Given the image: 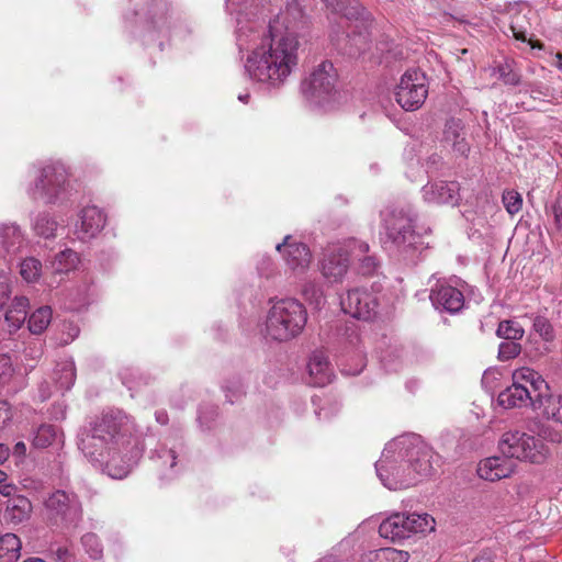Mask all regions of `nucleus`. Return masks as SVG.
Instances as JSON below:
<instances>
[{
  "label": "nucleus",
  "mask_w": 562,
  "mask_h": 562,
  "mask_svg": "<svg viewBox=\"0 0 562 562\" xmlns=\"http://www.w3.org/2000/svg\"><path fill=\"white\" fill-rule=\"evenodd\" d=\"M23 562H45V561L41 558H29V559L24 560Z\"/></svg>",
  "instance_id": "61"
},
{
  "label": "nucleus",
  "mask_w": 562,
  "mask_h": 562,
  "mask_svg": "<svg viewBox=\"0 0 562 562\" xmlns=\"http://www.w3.org/2000/svg\"><path fill=\"white\" fill-rule=\"evenodd\" d=\"M533 329L544 341H552L555 337L551 323L544 316L533 318Z\"/></svg>",
  "instance_id": "43"
},
{
  "label": "nucleus",
  "mask_w": 562,
  "mask_h": 562,
  "mask_svg": "<svg viewBox=\"0 0 562 562\" xmlns=\"http://www.w3.org/2000/svg\"><path fill=\"white\" fill-rule=\"evenodd\" d=\"M52 322V308L49 306H42L34 311L29 319V330L34 335L42 334Z\"/></svg>",
  "instance_id": "32"
},
{
  "label": "nucleus",
  "mask_w": 562,
  "mask_h": 562,
  "mask_svg": "<svg viewBox=\"0 0 562 562\" xmlns=\"http://www.w3.org/2000/svg\"><path fill=\"white\" fill-rule=\"evenodd\" d=\"M30 301L26 296H15L4 314V323L12 334L18 331L26 321Z\"/></svg>",
  "instance_id": "25"
},
{
  "label": "nucleus",
  "mask_w": 562,
  "mask_h": 562,
  "mask_svg": "<svg viewBox=\"0 0 562 562\" xmlns=\"http://www.w3.org/2000/svg\"><path fill=\"white\" fill-rule=\"evenodd\" d=\"M157 458L162 460V463H169V468L172 469L176 465V452L172 449H161L157 453Z\"/></svg>",
  "instance_id": "49"
},
{
  "label": "nucleus",
  "mask_w": 562,
  "mask_h": 562,
  "mask_svg": "<svg viewBox=\"0 0 562 562\" xmlns=\"http://www.w3.org/2000/svg\"><path fill=\"white\" fill-rule=\"evenodd\" d=\"M86 551L92 559H99L102 555V546L94 533H86L81 538Z\"/></svg>",
  "instance_id": "44"
},
{
  "label": "nucleus",
  "mask_w": 562,
  "mask_h": 562,
  "mask_svg": "<svg viewBox=\"0 0 562 562\" xmlns=\"http://www.w3.org/2000/svg\"><path fill=\"white\" fill-rule=\"evenodd\" d=\"M328 9L346 20V36L352 54H360L369 48L371 20L358 0H323Z\"/></svg>",
  "instance_id": "5"
},
{
  "label": "nucleus",
  "mask_w": 562,
  "mask_h": 562,
  "mask_svg": "<svg viewBox=\"0 0 562 562\" xmlns=\"http://www.w3.org/2000/svg\"><path fill=\"white\" fill-rule=\"evenodd\" d=\"M157 423L160 425H167L168 424V414L166 411H157L155 414Z\"/></svg>",
  "instance_id": "54"
},
{
  "label": "nucleus",
  "mask_w": 562,
  "mask_h": 562,
  "mask_svg": "<svg viewBox=\"0 0 562 562\" xmlns=\"http://www.w3.org/2000/svg\"><path fill=\"white\" fill-rule=\"evenodd\" d=\"M360 266L359 270L362 274H371L375 271L379 263L374 256H364L363 258L359 259Z\"/></svg>",
  "instance_id": "46"
},
{
  "label": "nucleus",
  "mask_w": 562,
  "mask_h": 562,
  "mask_svg": "<svg viewBox=\"0 0 562 562\" xmlns=\"http://www.w3.org/2000/svg\"><path fill=\"white\" fill-rule=\"evenodd\" d=\"M24 358L33 361L38 360L43 355V348L38 344L29 345L23 351Z\"/></svg>",
  "instance_id": "48"
},
{
  "label": "nucleus",
  "mask_w": 562,
  "mask_h": 562,
  "mask_svg": "<svg viewBox=\"0 0 562 562\" xmlns=\"http://www.w3.org/2000/svg\"><path fill=\"white\" fill-rule=\"evenodd\" d=\"M105 225L103 212L92 205L83 207L79 213V221L76 224L75 234L78 239L86 241L93 238Z\"/></svg>",
  "instance_id": "18"
},
{
  "label": "nucleus",
  "mask_w": 562,
  "mask_h": 562,
  "mask_svg": "<svg viewBox=\"0 0 562 562\" xmlns=\"http://www.w3.org/2000/svg\"><path fill=\"white\" fill-rule=\"evenodd\" d=\"M12 419V411L10 405L0 401V428L5 427Z\"/></svg>",
  "instance_id": "47"
},
{
  "label": "nucleus",
  "mask_w": 562,
  "mask_h": 562,
  "mask_svg": "<svg viewBox=\"0 0 562 562\" xmlns=\"http://www.w3.org/2000/svg\"><path fill=\"white\" fill-rule=\"evenodd\" d=\"M79 258L76 251L65 249L55 256L54 268L57 272H67L76 267Z\"/></svg>",
  "instance_id": "38"
},
{
  "label": "nucleus",
  "mask_w": 562,
  "mask_h": 562,
  "mask_svg": "<svg viewBox=\"0 0 562 562\" xmlns=\"http://www.w3.org/2000/svg\"><path fill=\"white\" fill-rule=\"evenodd\" d=\"M340 305L346 314L358 319L369 321L376 314L378 301L367 290L352 289L341 296Z\"/></svg>",
  "instance_id": "15"
},
{
  "label": "nucleus",
  "mask_w": 562,
  "mask_h": 562,
  "mask_svg": "<svg viewBox=\"0 0 562 562\" xmlns=\"http://www.w3.org/2000/svg\"><path fill=\"white\" fill-rule=\"evenodd\" d=\"M494 74L505 85L517 86L520 83V75L513 68L509 63H503L494 68Z\"/></svg>",
  "instance_id": "40"
},
{
  "label": "nucleus",
  "mask_w": 562,
  "mask_h": 562,
  "mask_svg": "<svg viewBox=\"0 0 562 562\" xmlns=\"http://www.w3.org/2000/svg\"><path fill=\"white\" fill-rule=\"evenodd\" d=\"M435 519L424 513H393L379 526L382 538L392 542H401L415 533H424L435 529Z\"/></svg>",
  "instance_id": "8"
},
{
  "label": "nucleus",
  "mask_w": 562,
  "mask_h": 562,
  "mask_svg": "<svg viewBox=\"0 0 562 562\" xmlns=\"http://www.w3.org/2000/svg\"><path fill=\"white\" fill-rule=\"evenodd\" d=\"M429 299L436 310L450 314L459 313L465 304L463 292L449 282H437Z\"/></svg>",
  "instance_id": "16"
},
{
  "label": "nucleus",
  "mask_w": 562,
  "mask_h": 562,
  "mask_svg": "<svg viewBox=\"0 0 562 562\" xmlns=\"http://www.w3.org/2000/svg\"><path fill=\"white\" fill-rule=\"evenodd\" d=\"M32 503L23 495H16L8 499L4 517L12 524H21L29 519L32 513Z\"/></svg>",
  "instance_id": "27"
},
{
  "label": "nucleus",
  "mask_w": 562,
  "mask_h": 562,
  "mask_svg": "<svg viewBox=\"0 0 562 562\" xmlns=\"http://www.w3.org/2000/svg\"><path fill=\"white\" fill-rule=\"evenodd\" d=\"M510 30L516 40L526 42V34L524 31L517 30V27L514 24L510 25Z\"/></svg>",
  "instance_id": "55"
},
{
  "label": "nucleus",
  "mask_w": 562,
  "mask_h": 562,
  "mask_svg": "<svg viewBox=\"0 0 562 562\" xmlns=\"http://www.w3.org/2000/svg\"><path fill=\"white\" fill-rule=\"evenodd\" d=\"M48 521L59 528L76 526L82 518V504L72 491L56 490L44 502Z\"/></svg>",
  "instance_id": "10"
},
{
  "label": "nucleus",
  "mask_w": 562,
  "mask_h": 562,
  "mask_svg": "<svg viewBox=\"0 0 562 562\" xmlns=\"http://www.w3.org/2000/svg\"><path fill=\"white\" fill-rule=\"evenodd\" d=\"M76 381V369L74 363L67 362L58 366L55 372V382L60 390H69Z\"/></svg>",
  "instance_id": "36"
},
{
  "label": "nucleus",
  "mask_w": 562,
  "mask_h": 562,
  "mask_svg": "<svg viewBox=\"0 0 562 562\" xmlns=\"http://www.w3.org/2000/svg\"><path fill=\"white\" fill-rule=\"evenodd\" d=\"M7 479V474L0 470V483H2Z\"/></svg>",
  "instance_id": "62"
},
{
  "label": "nucleus",
  "mask_w": 562,
  "mask_h": 562,
  "mask_svg": "<svg viewBox=\"0 0 562 562\" xmlns=\"http://www.w3.org/2000/svg\"><path fill=\"white\" fill-rule=\"evenodd\" d=\"M61 431L52 424H42L33 435L32 445L37 449H45L54 443L61 442Z\"/></svg>",
  "instance_id": "30"
},
{
  "label": "nucleus",
  "mask_w": 562,
  "mask_h": 562,
  "mask_svg": "<svg viewBox=\"0 0 562 562\" xmlns=\"http://www.w3.org/2000/svg\"><path fill=\"white\" fill-rule=\"evenodd\" d=\"M531 391L524 386H518L513 382L510 386L498 394V405L508 409L530 405L533 408V397Z\"/></svg>",
  "instance_id": "24"
},
{
  "label": "nucleus",
  "mask_w": 562,
  "mask_h": 562,
  "mask_svg": "<svg viewBox=\"0 0 562 562\" xmlns=\"http://www.w3.org/2000/svg\"><path fill=\"white\" fill-rule=\"evenodd\" d=\"M459 183L456 181H437L423 188V196L428 203L456 205L459 201Z\"/></svg>",
  "instance_id": "19"
},
{
  "label": "nucleus",
  "mask_w": 562,
  "mask_h": 562,
  "mask_svg": "<svg viewBox=\"0 0 562 562\" xmlns=\"http://www.w3.org/2000/svg\"><path fill=\"white\" fill-rule=\"evenodd\" d=\"M56 554H57V557H58V559H59V560H64V561H66V559H67V558H68V555H69V551H68V549H67V548H61V547H60V548H58V549L56 550Z\"/></svg>",
  "instance_id": "57"
},
{
  "label": "nucleus",
  "mask_w": 562,
  "mask_h": 562,
  "mask_svg": "<svg viewBox=\"0 0 562 562\" xmlns=\"http://www.w3.org/2000/svg\"><path fill=\"white\" fill-rule=\"evenodd\" d=\"M501 453L508 459L532 464H542L549 456V448L542 439L519 430L503 434L498 441Z\"/></svg>",
  "instance_id": "7"
},
{
  "label": "nucleus",
  "mask_w": 562,
  "mask_h": 562,
  "mask_svg": "<svg viewBox=\"0 0 562 562\" xmlns=\"http://www.w3.org/2000/svg\"><path fill=\"white\" fill-rule=\"evenodd\" d=\"M1 246L7 254H16L24 246L25 240L19 226L3 225L0 231Z\"/></svg>",
  "instance_id": "29"
},
{
  "label": "nucleus",
  "mask_w": 562,
  "mask_h": 562,
  "mask_svg": "<svg viewBox=\"0 0 562 562\" xmlns=\"http://www.w3.org/2000/svg\"><path fill=\"white\" fill-rule=\"evenodd\" d=\"M15 447L19 448V449H22V448H24V443L23 442H19V443H16Z\"/></svg>",
  "instance_id": "64"
},
{
  "label": "nucleus",
  "mask_w": 562,
  "mask_h": 562,
  "mask_svg": "<svg viewBox=\"0 0 562 562\" xmlns=\"http://www.w3.org/2000/svg\"><path fill=\"white\" fill-rule=\"evenodd\" d=\"M393 447L397 448L398 456L406 458L417 479L418 476L434 474L439 456L420 437L415 435L402 436L393 441Z\"/></svg>",
  "instance_id": "11"
},
{
  "label": "nucleus",
  "mask_w": 562,
  "mask_h": 562,
  "mask_svg": "<svg viewBox=\"0 0 562 562\" xmlns=\"http://www.w3.org/2000/svg\"><path fill=\"white\" fill-rule=\"evenodd\" d=\"M303 296L310 302H314L319 305L323 299L322 291L314 283H306L302 289Z\"/></svg>",
  "instance_id": "45"
},
{
  "label": "nucleus",
  "mask_w": 562,
  "mask_h": 562,
  "mask_svg": "<svg viewBox=\"0 0 562 562\" xmlns=\"http://www.w3.org/2000/svg\"><path fill=\"white\" fill-rule=\"evenodd\" d=\"M249 98H250V95L248 93H245V94H239L238 100L244 103H247Z\"/></svg>",
  "instance_id": "60"
},
{
  "label": "nucleus",
  "mask_w": 562,
  "mask_h": 562,
  "mask_svg": "<svg viewBox=\"0 0 562 562\" xmlns=\"http://www.w3.org/2000/svg\"><path fill=\"white\" fill-rule=\"evenodd\" d=\"M68 170L61 162L46 164L38 168L36 177L27 190V194L33 201L55 204L68 190Z\"/></svg>",
  "instance_id": "6"
},
{
  "label": "nucleus",
  "mask_w": 562,
  "mask_h": 562,
  "mask_svg": "<svg viewBox=\"0 0 562 562\" xmlns=\"http://www.w3.org/2000/svg\"><path fill=\"white\" fill-rule=\"evenodd\" d=\"M276 249L282 254L288 267L296 273L304 272L312 259L308 247L295 240L291 236H285L281 244H278Z\"/></svg>",
  "instance_id": "17"
},
{
  "label": "nucleus",
  "mask_w": 562,
  "mask_h": 562,
  "mask_svg": "<svg viewBox=\"0 0 562 562\" xmlns=\"http://www.w3.org/2000/svg\"><path fill=\"white\" fill-rule=\"evenodd\" d=\"M337 78L338 74L333 63L324 60L302 82V93L311 102L321 104L336 91Z\"/></svg>",
  "instance_id": "14"
},
{
  "label": "nucleus",
  "mask_w": 562,
  "mask_h": 562,
  "mask_svg": "<svg viewBox=\"0 0 562 562\" xmlns=\"http://www.w3.org/2000/svg\"><path fill=\"white\" fill-rule=\"evenodd\" d=\"M42 269L40 260L31 257L24 259L20 265V274L27 282H34L38 279Z\"/></svg>",
  "instance_id": "39"
},
{
  "label": "nucleus",
  "mask_w": 562,
  "mask_h": 562,
  "mask_svg": "<svg viewBox=\"0 0 562 562\" xmlns=\"http://www.w3.org/2000/svg\"><path fill=\"white\" fill-rule=\"evenodd\" d=\"M549 439L552 442H557V443L562 442V431H554V432L550 434Z\"/></svg>",
  "instance_id": "58"
},
{
  "label": "nucleus",
  "mask_w": 562,
  "mask_h": 562,
  "mask_svg": "<svg viewBox=\"0 0 562 562\" xmlns=\"http://www.w3.org/2000/svg\"><path fill=\"white\" fill-rule=\"evenodd\" d=\"M307 322L305 306L295 299H282L273 303L266 318V336L277 341L297 337Z\"/></svg>",
  "instance_id": "4"
},
{
  "label": "nucleus",
  "mask_w": 562,
  "mask_h": 562,
  "mask_svg": "<svg viewBox=\"0 0 562 562\" xmlns=\"http://www.w3.org/2000/svg\"><path fill=\"white\" fill-rule=\"evenodd\" d=\"M217 415L216 413V409L215 408H211L209 413L204 412L203 409L200 411V414L198 416V420L199 423L203 426L205 424V427L206 428H210V425L207 424V422L210 419H213L215 416Z\"/></svg>",
  "instance_id": "50"
},
{
  "label": "nucleus",
  "mask_w": 562,
  "mask_h": 562,
  "mask_svg": "<svg viewBox=\"0 0 562 562\" xmlns=\"http://www.w3.org/2000/svg\"><path fill=\"white\" fill-rule=\"evenodd\" d=\"M9 458V448L0 443V464Z\"/></svg>",
  "instance_id": "56"
},
{
  "label": "nucleus",
  "mask_w": 562,
  "mask_h": 562,
  "mask_svg": "<svg viewBox=\"0 0 562 562\" xmlns=\"http://www.w3.org/2000/svg\"><path fill=\"white\" fill-rule=\"evenodd\" d=\"M122 380L130 391L135 392L140 391L144 386L149 385L153 381L149 374L134 369H128L125 372H123Z\"/></svg>",
  "instance_id": "34"
},
{
  "label": "nucleus",
  "mask_w": 562,
  "mask_h": 562,
  "mask_svg": "<svg viewBox=\"0 0 562 562\" xmlns=\"http://www.w3.org/2000/svg\"><path fill=\"white\" fill-rule=\"evenodd\" d=\"M429 81L418 68L406 70L395 88V100L405 111L418 110L427 99Z\"/></svg>",
  "instance_id": "12"
},
{
  "label": "nucleus",
  "mask_w": 562,
  "mask_h": 562,
  "mask_svg": "<svg viewBox=\"0 0 562 562\" xmlns=\"http://www.w3.org/2000/svg\"><path fill=\"white\" fill-rule=\"evenodd\" d=\"M307 370L314 386H324L331 381L333 370L327 357L322 351H315L310 358Z\"/></svg>",
  "instance_id": "23"
},
{
  "label": "nucleus",
  "mask_w": 562,
  "mask_h": 562,
  "mask_svg": "<svg viewBox=\"0 0 562 562\" xmlns=\"http://www.w3.org/2000/svg\"><path fill=\"white\" fill-rule=\"evenodd\" d=\"M375 470L383 485L390 490L406 488L417 482L411 464L406 458L398 456L393 441L383 450L381 459L375 463Z\"/></svg>",
  "instance_id": "9"
},
{
  "label": "nucleus",
  "mask_w": 562,
  "mask_h": 562,
  "mask_svg": "<svg viewBox=\"0 0 562 562\" xmlns=\"http://www.w3.org/2000/svg\"><path fill=\"white\" fill-rule=\"evenodd\" d=\"M472 562H494V558L492 552L482 551L477 557L473 559Z\"/></svg>",
  "instance_id": "52"
},
{
  "label": "nucleus",
  "mask_w": 562,
  "mask_h": 562,
  "mask_svg": "<svg viewBox=\"0 0 562 562\" xmlns=\"http://www.w3.org/2000/svg\"><path fill=\"white\" fill-rule=\"evenodd\" d=\"M513 382L531 391V397H538L550 391L549 384L542 375L533 369L522 367L513 372Z\"/></svg>",
  "instance_id": "21"
},
{
  "label": "nucleus",
  "mask_w": 562,
  "mask_h": 562,
  "mask_svg": "<svg viewBox=\"0 0 562 562\" xmlns=\"http://www.w3.org/2000/svg\"><path fill=\"white\" fill-rule=\"evenodd\" d=\"M409 553L394 548H381L362 555L361 562H407Z\"/></svg>",
  "instance_id": "31"
},
{
  "label": "nucleus",
  "mask_w": 562,
  "mask_h": 562,
  "mask_svg": "<svg viewBox=\"0 0 562 562\" xmlns=\"http://www.w3.org/2000/svg\"><path fill=\"white\" fill-rule=\"evenodd\" d=\"M515 465L510 460L501 457H491L482 460L477 467L481 479L495 482L508 477L514 472Z\"/></svg>",
  "instance_id": "20"
},
{
  "label": "nucleus",
  "mask_w": 562,
  "mask_h": 562,
  "mask_svg": "<svg viewBox=\"0 0 562 562\" xmlns=\"http://www.w3.org/2000/svg\"><path fill=\"white\" fill-rule=\"evenodd\" d=\"M58 224L55 218L46 212L38 213L33 222V229L36 235L44 238H50L55 236Z\"/></svg>",
  "instance_id": "33"
},
{
  "label": "nucleus",
  "mask_w": 562,
  "mask_h": 562,
  "mask_svg": "<svg viewBox=\"0 0 562 562\" xmlns=\"http://www.w3.org/2000/svg\"><path fill=\"white\" fill-rule=\"evenodd\" d=\"M15 447L19 448V449H22V448H24V443L23 442H19V443H16Z\"/></svg>",
  "instance_id": "63"
},
{
  "label": "nucleus",
  "mask_w": 562,
  "mask_h": 562,
  "mask_svg": "<svg viewBox=\"0 0 562 562\" xmlns=\"http://www.w3.org/2000/svg\"><path fill=\"white\" fill-rule=\"evenodd\" d=\"M10 367V359L8 357L0 358V375L5 374Z\"/></svg>",
  "instance_id": "53"
},
{
  "label": "nucleus",
  "mask_w": 562,
  "mask_h": 562,
  "mask_svg": "<svg viewBox=\"0 0 562 562\" xmlns=\"http://www.w3.org/2000/svg\"><path fill=\"white\" fill-rule=\"evenodd\" d=\"M381 240L385 248L405 259H414L423 249V238L416 233L417 213L411 205L389 206L381 212Z\"/></svg>",
  "instance_id": "3"
},
{
  "label": "nucleus",
  "mask_w": 562,
  "mask_h": 562,
  "mask_svg": "<svg viewBox=\"0 0 562 562\" xmlns=\"http://www.w3.org/2000/svg\"><path fill=\"white\" fill-rule=\"evenodd\" d=\"M0 554L8 555V560H18L21 551L20 538L11 532L0 535Z\"/></svg>",
  "instance_id": "35"
},
{
  "label": "nucleus",
  "mask_w": 562,
  "mask_h": 562,
  "mask_svg": "<svg viewBox=\"0 0 562 562\" xmlns=\"http://www.w3.org/2000/svg\"><path fill=\"white\" fill-rule=\"evenodd\" d=\"M144 30L151 37H166L176 24V11L167 0H149L137 12Z\"/></svg>",
  "instance_id": "13"
},
{
  "label": "nucleus",
  "mask_w": 562,
  "mask_h": 562,
  "mask_svg": "<svg viewBox=\"0 0 562 562\" xmlns=\"http://www.w3.org/2000/svg\"><path fill=\"white\" fill-rule=\"evenodd\" d=\"M349 259L346 252L339 250L328 255L322 263L323 276L334 282L339 281L347 272Z\"/></svg>",
  "instance_id": "26"
},
{
  "label": "nucleus",
  "mask_w": 562,
  "mask_h": 562,
  "mask_svg": "<svg viewBox=\"0 0 562 562\" xmlns=\"http://www.w3.org/2000/svg\"><path fill=\"white\" fill-rule=\"evenodd\" d=\"M297 49L294 34H276L270 25L260 45L247 56L245 69L252 80L278 88L297 65Z\"/></svg>",
  "instance_id": "2"
},
{
  "label": "nucleus",
  "mask_w": 562,
  "mask_h": 562,
  "mask_svg": "<svg viewBox=\"0 0 562 562\" xmlns=\"http://www.w3.org/2000/svg\"><path fill=\"white\" fill-rule=\"evenodd\" d=\"M445 140L451 143L453 148L461 155L469 151V145L464 139L463 125L461 120L450 119L445 126Z\"/></svg>",
  "instance_id": "28"
},
{
  "label": "nucleus",
  "mask_w": 562,
  "mask_h": 562,
  "mask_svg": "<svg viewBox=\"0 0 562 562\" xmlns=\"http://www.w3.org/2000/svg\"><path fill=\"white\" fill-rule=\"evenodd\" d=\"M15 491H16L15 485H13V484H1L0 483V494L2 496L9 497V499H10V498L13 497Z\"/></svg>",
  "instance_id": "51"
},
{
  "label": "nucleus",
  "mask_w": 562,
  "mask_h": 562,
  "mask_svg": "<svg viewBox=\"0 0 562 562\" xmlns=\"http://www.w3.org/2000/svg\"><path fill=\"white\" fill-rule=\"evenodd\" d=\"M521 352V345L518 340H504L499 344L498 347V359L501 361H508Z\"/></svg>",
  "instance_id": "42"
},
{
  "label": "nucleus",
  "mask_w": 562,
  "mask_h": 562,
  "mask_svg": "<svg viewBox=\"0 0 562 562\" xmlns=\"http://www.w3.org/2000/svg\"><path fill=\"white\" fill-rule=\"evenodd\" d=\"M533 411L548 420L562 424V395L551 394L550 391L533 397Z\"/></svg>",
  "instance_id": "22"
},
{
  "label": "nucleus",
  "mask_w": 562,
  "mask_h": 562,
  "mask_svg": "<svg viewBox=\"0 0 562 562\" xmlns=\"http://www.w3.org/2000/svg\"><path fill=\"white\" fill-rule=\"evenodd\" d=\"M356 250L360 254H367L369 251V245L367 243H359Z\"/></svg>",
  "instance_id": "59"
},
{
  "label": "nucleus",
  "mask_w": 562,
  "mask_h": 562,
  "mask_svg": "<svg viewBox=\"0 0 562 562\" xmlns=\"http://www.w3.org/2000/svg\"><path fill=\"white\" fill-rule=\"evenodd\" d=\"M85 457L109 476L128 475L144 452V442L134 419L121 409L103 411L78 432Z\"/></svg>",
  "instance_id": "1"
},
{
  "label": "nucleus",
  "mask_w": 562,
  "mask_h": 562,
  "mask_svg": "<svg viewBox=\"0 0 562 562\" xmlns=\"http://www.w3.org/2000/svg\"><path fill=\"white\" fill-rule=\"evenodd\" d=\"M503 204L510 215L517 214L522 206V198L519 192L515 190H506L502 196Z\"/></svg>",
  "instance_id": "41"
},
{
  "label": "nucleus",
  "mask_w": 562,
  "mask_h": 562,
  "mask_svg": "<svg viewBox=\"0 0 562 562\" xmlns=\"http://www.w3.org/2000/svg\"><path fill=\"white\" fill-rule=\"evenodd\" d=\"M524 328L514 321H502L498 324L496 335L504 340H520L524 337Z\"/></svg>",
  "instance_id": "37"
}]
</instances>
